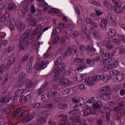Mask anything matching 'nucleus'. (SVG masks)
<instances>
[{
    "mask_svg": "<svg viewBox=\"0 0 125 125\" xmlns=\"http://www.w3.org/2000/svg\"><path fill=\"white\" fill-rule=\"evenodd\" d=\"M47 109H53L54 108V104H48L46 105Z\"/></svg>",
    "mask_w": 125,
    "mask_h": 125,
    "instance_id": "nucleus-64",
    "label": "nucleus"
},
{
    "mask_svg": "<svg viewBox=\"0 0 125 125\" xmlns=\"http://www.w3.org/2000/svg\"><path fill=\"white\" fill-rule=\"evenodd\" d=\"M37 20H36V18H32L30 21V25L32 26L33 27H36L37 26Z\"/></svg>",
    "mask_w": 125,
    "mask_h": 125,
    "instance_id": "nucleus-36",
    "label": "nucleus"
},
{
    "mask_svg": "<svg viewBox=\"0 0 125 125\" xmlns=\"http://www.w3.org/2000/svg\"><path fill=\"white\" fill-rule=\"evenodd\" d=\"M57 69L59 70V73H61L63 75V73H65L66 71V65L64 64V63H62V64H60Z\"/></svg>",
    "mask_w": 125,
    "mask_h": 125,
    "instance_id": "nucleus-21",
    "label": "nucleus"
},
{
    "mask_svg": "<svg viewBox=\"0 0 125 125\" xmlns=\"http://www.w3.org/2000/svg\"><path fill=\"white\" fill-rule=\"evenodd\" d=\"M35 30L39 33V35L38 36V40H39V39L42 36V32H41L42 30V25H39Z\"/></svg>",
    "mask_w": 125,
    "mask_h": 125,
    "instance_id": "nucleus-26",
    "label": "nucleus"
},
{
    "mask_svg": "<svg viewBox=\"0 0 125 125\" xmlns=\"http://www.w3.org/2000/svg\"><path fill=\"white\" fill-rule=\"evenodd\" d=\"M60 119L61 121L65 123V122L68 120V116H67V115H62Z\"/></svg>",
    "mask_w": 125,
    "mask_h": 125,
    "instance_id": "nucleus-59",
    "label": "nucleus"
},
{
    "mask_svg": "<svg viewBox=\"0 0 125 125\" xmlns=\"http://www.w3.org/2000/svg\"><path fill=\"white\" fill-rule=\"evenodd\" d=\"M124 105H125V103L124 102H121L119 103V106L115 107V109L117 110H122L123 107H124Z\"/></svg>",
    "mask_w": 125,
    "mask_h": 125,
    "instance_id": "nucleus-45",
    "label": "nucleus"
},
{
    "mask_svg": "<svg viewBox=\"0 0 125 125\" xmlns=\"http://www.w3.org/2000/svg\"><path fill=\"white\" fill-rule=\"evenodd\" d=\"M31 34V32L27 29L22 35L21 40L19 44V50L20 51H27L30 45V40L29 37Z\"/></svg>",
    "mask_w": 125,
    "mask_h": 125,
    "instance_id": "nucleus-1",
    "label": "nucleus"
},
{
    "mask_svg": "<svg viewBox=\"0 0 125 125\" xmlns=\"http://www.w3.org/2000/svg\"><path fill=\"white\" fill-rule=\"evenodd\" d=\"M125 79V76L123 74L119 73L114 79L115 83H121Z\"/></svg>",
    "mask_w": 125,
    "mask_h": 125,
    "instance_id": "nucleus-14",
    "label": "nucleus"
},
{
    "mask_svg": "<svg viewBox=\"0 0 125 125\" xmlns=\"http://www.w3.org/2000/svg\"><path fill=\"white\" fill-rule=\"evenodd\" d=\"M7 109H9V110H23V108L22 107H17L16 105H10Z\"/></svg>",
    "mask_w": 125,
    "mask_h": 125,
    "instance_id": "nucleus-41",
    "label": "nucleus"
},
{
    "mask_svg": "<svg viewBox=\"0 0 125 125\" xmlns=\"http://www.w3.org/2000/svg\"><path fill=\"white\" fill-rule=\"evenodd\" d=\"M101 105H102L101 102L98 101V103L93 104L92 107L93 109L96 110V109H100V108H101Z\"/></svg>",
    "mask_w": 125,
    "mask_h": 125,
    "instance_id": "nucleus-33",
    "label": "nucleus"
},
{
    "mask_svg": "<svg viewBox=\"0 0 125 125\" xmlns=\"http://www.w3.org/2000/svg\"><path fill=\"white\" fill-rule=\"evenodd\" d=\"M102 59H103V57H102V56H98L94 58L93 61H95V62H100V61H101Z\"/></svg>",
    "mask_w": 125,
    "mask_h": 125,
    "instance_id": "nucleus-50",
    "label": "nucleus"
},
{
    "mask_svg": "<svg viewBox=\"0 0 125 125\" xmlns=\"http://www.w3.org/2000/svg\"><path fill=\"white\" fill-rule=\"evenodd\" d=\"M112 2L114 3V5L115 7H113L111 10H113L116 13V14H120L121 13H123V11L124 10L123 9H125V6H123V7H122V3L121 2H117L116 0H112Z\"/></svg>",
    "mask_w": 125,
    "mask_h": 125,
    "instance_id": "nucleus-3",
    "label": "nucleus"
},
{
    "mask_svg": "<svg viewBox=\"0 0 125 125\" xmlns=\"http://www.w3.org/2000/svg\"><path fill=\"white\" fill-rule=\"evenodd\" d=\"M72 53H73V48H72V46H68L65 52L63 53L62 57V58H67L72 55Z\"/></svg>",
    "mask_w": 125,
    "mask_h": 125,
    "instance_id": "nucleus-10",
    "label": "nucleus"
},
{
    "mask_svg": "<svg viewBox=\"0 0 125 125\" xmlns=\"http://www.w3.org/2000/svg\"><path fill=\"white\" fill-rule=\"evenodd\" d=\"M17 7V6L15 3H11L8 5V7L7 8V9H8V10H12L13 9H15Z\"/></svg>",
    "mask_w": 125,
    "mask_h": 125,
    "instance_id": "nucleus-38",
    "label": "nucleus"
},
{
    "mask_svg": "<svg viewBox=\"0 0 125 125\" xmlns=\"http://www.w3.org/2000/svg\"><path fill=\"white\" fill-rule=\"evenodd\" d=\"M86 76L85 74H79L76 75V79L77 82H82V81H83L84 79H85Z\"/></svg>",
    "mask_w": 125,
    "mask_h": 125,
    "instance_id": "nucleus-24",
    "label": "nucleus"
},
{
    "mask_svg": "<svg viewBox=\"0 0 125 125\" xmlns=\"http://www.w3.org/2000/svg\"><path fill=\"white\" fill-rule=\"evenodd\" d=\"M24 91V89H19L17 90L15 92V97H19V96H21L23 93Z\"/></svg>",
    "mask_w": 125,
    "mask_h": 125,
    "instance_id": "nucleus-34",
    "label": "nucleus"
},
{
    "mask_svg": "<svg viewBox=\"0 0 125 125\" xmlns=\"http://www.w3.org/2000/svg\"><path fill=\"white\" fill-rule=\"evenodd\" d=\"M90 30L92 33H93V35L94 36V37H96V38H98L99 37V34H98L97 31L94 30L93 28H91Z\"/></svg>",
    "mask_w": 125,
    "mask_h": 125,
    "instance_id": "nucleus-47",
    "label": "nucleus"
},
{
    "mask_svg": "<svg viewBox=\"0 0 125 125\" xmlns=\"http://www.w3.org/2000/svg\"><path fill=\"white\" fill-rule=\"evenodd\" d=\"M15 23L17 26V28L19 32H23V31L25 30L26 26H25V24L22 22L20 19L17 20Z\"/></svg>",
    "mask_w": 125,
    "mask_h": 125,
    "instance_id": "nucleus-6",
    "label": "nucleus"
},
{
    "mask_svg": "<svg viewBox=\"0 0 125 125\" xmlns=\"http://www.w3.org/2000/svg\"><path fill=\"white\" fill-rule=\"evenodd\" d=\"M90 104H94L95 103V100L94 99V97L90 98L88 101H87Z\"/></svg>",
    "mask_w": 125,
    "mask_h": 125,
    "instance_id": "nucleus-63",
    "label": "nucleus"
},
{
    "mask_svg": "<svg viewBox=\"0 0 125 125\" xmlns=\"http://www.w3.org/2000/svg\"><path fill=\"white\" fill-rule=\"evenodd\" d=\"M105 20L107 21H111V22H113L114 20L112 19V15H111L109 13H107V16H106Z\"/></svg>",
    "mask_w": 125,
    "mask_h": 125,
    "instance_id": "nucleus-46",
    "label": "nucleus"
},
{
    "mask_svg": "<svg viewBox=\"0 0 125 125\" xmlns=\"http://www.w3.org/2000/svg\"><path fill=\"white\" fill-rule=\"evenodd\" d=\"M86 49L87 50V51H90L91 52H95V50H96V49H95V48H94V47L93 46H91L89 45H87L86 47Z\"/></svg>",
    "mask_w": 125,
    "mask_h": 125,
    "instance_id": "nucleus-44",
    "label": "nucleus"
},
{
    "mask_svg": "<svg viewBox=\"0 0 125 125\" xmlns=\"http://www.w3.org/2000/svg\"><path fill=\"white\" fill-rule=\"evenodd\" d=\"M26 78V73L24 72H21L19 76V82H22V81H24V79Z\"/></svg>",
    "mask_w": 125,
    "mask_h": 125,
    "instance_id": "nucleus-35",
    "label": "nucleus"
},
{
    "mask_svg": "<svg viewBox=\"0 0 125 125\" xmlns=\"http://www.w3.org/2000/svg\"><path fill=\"white\" fill-rule=\"evenodd\" d=\"M62 61V60L61 59V57H59L54 63V67L56 69H57L60 65L62 64V63H61Z\"/></svg>",
    "mask_w": 125,
    "mask_h": 125,
    "instance_id": "nucleus-30",
    "label": "nucleus"
},
{
    "mask_svg": "<svg viewBox=\"0 0 125 125\" xmlns=\"http://www.w3.org/2000/svg\"><path fill=\"white\" fill-rule=\"evenodd\" d=\"M104 4L105 7L108 8V9H111L112 10V9H113V7H114V6H113V5L111 3H109L107 1L104 2Z\"/></svg>",
    "mask_w": 125,
    "mask_h": 125,
    "instance_id": "nucleus-37",
    "label": "nucleus"
},
{
    "mask_svg": "<svg viewBox=\"0 0 125 125\" xmlns=\"http://www.w3.org/2000/svg\"><path fill=\"white\" fill-rule=\"evenodd\" d=\"M14 62H15V57L14 56H10L8 59V62L6 65L7 67L6 68L11 67V65L14 64Z\"/></svg>",
    "mask_w": 125,
    "mask_h": 125,
    "instance_id": "nucleus-13",
    "label": "nucleus"
},
{
    "mask_svg": "<svg viewBox=\"0 0 125 125\" xmlns=\"http://www.w3.org/2000/svg\"><path fill=\"white\" fill-rule=\"evenodd\" d=\"M15 27H16L15 24L12 23V22H10L9 28L11 31H14Z\"/></svg>",
    "mask_w": 125,
    "mask_h": 125,
    "instance_id": "nucleus-62",
    "label": "nucleus"
},
{
    "mask_svg": "<svg viewBox=\"0 0 125 125\" xmlns=\"http://www.w3.org/2000/svg\"><path fill=\"white\" fill-rule=\"evenodd\" d=\"M86 22L87 24H90V25H91L93 28H98V24L93 21H92V20L90 19V18H87L86 19Z\"/></svg>",
    "mask_w": 125,
    "mask_h": 125,
    "instance_id": "nucleus-18",
    "label": "nucleus"
},
{
    "mask_svg": "<svg viewBox=\"0 0 125 125\" xmlns=\"http://www.w3.org/2000/svg\"><path fill=\"white\" fill-rule=\"evenodd\" d=\"M112 62H113V63L108 66V69L110 70L115 69V68L119 66V61L118 60H116V59H114V60H112Z\"/></svg>",
    "mask_w": 125,
    "mask_h": 125,
    "instance_id": "nucleus-17",
    "label": "nucleus"
},
{
    "mask_svg": "<svg viewBox=\"0 0 125 125\" xmlns=\"http://www.w3.org/2000/svg\"><path fill=\"white\" fill-rule=\"evenodd\" d=\"M108 36L111 39H113V38L116 37V36H117V32H116V30L113 28H109L108 32Z\"/></svg>",
    "mask_w": 125,
    "mask_h": 125,
    "instance_id": "nucleus-16",
    "label": "nucleus"
},
{
    "mask_svg": "<svg viewBox=\"0 0 125 125\" xmlns=\"http://www.w3.org/2000/svg\"><path fill=\"white\" fill-rule=\"evenodd\" d=\"M28 58L29 55L28 54L23 56V57H22L21 59V64H23V63H25V62H27V61L28 60Z\"/></svg>",
    "mask_w": 125,
    "mask_h": 125,
    "instance_id": "nucleus-39",
    "label": "nucleus"
},
{
    "mask_svg": "<svg viewBox=\"0 0 125 125\" xmlns=\"http://www.w3.org/2000/svg\"><path fill=\"white\" fill-rule=\"evenodd\" d=\"M61 83L63 85H69L72 84V81L69 80L68 78H62L61 80Z\"/></svg>",
    "mask_w": 125,
    "mask_h": 125,
    "instance_id": "nucleus-19",
    "label": "nucleus"
},
{
    "mask_svg": "<svg viewBox=\"0 0 125 125\" xmlns=\"http://www.w3.org/2000/svg\"><path fill=\"white\" fill-rule=\"evenodd\" d=\"M107 24H108V21H107L105 19H101V22L100 24L101 28H102L103 29H106L107 27Z\"/></svg>",
    "mask_w": 125,
    "mask_h": 125,
    "instance_id": "nucleus-25",
    "label": "nucleus"
},
{
    "mask_svg": "<svg viewBox=\"0 0 125 125\" xmlns=\"http://www.w3.org/2000/svg\"><path fill=\"white\" fill-rule=\"evenodd\" d=\"M101 98L105 101L109 100L110 94H109V93H106L105 94H101Z\"/></svg>",
    "mask_w": 125,
    "mask_h": 125,
    "instance_id": "nucleus-32",
    "label": "nucleus"
},
{
    "mask_svg": "<svg viewBox=\"0 0 125 125\" xmlns=\"http://www.w3.org/2000/svg\"><path fill=\"white\" fill-rule=\"evenodd\" d=\"M33 94V93H31L29 94L28 95L25 96V100H26V102L27 101H30L31 99H32V95Z\"/></svg>",
    "mask_w": 125,
    "mask_h": 125,
    "instance_id": "nucleus-54",
    "label": "nucleus"
},
{
    "mask_svg": "<svg viewBox=\"0 0 125 125\" xmlns=\"http://www.w3.org/2000/svg\"><path fill=\"white\" fill-rule=\"evenodd\" d=\"M58 93V92L55 91L50 92L49 93V95L50 96V97H54L55 95H57V94Z\"/></svg>",
    "mask_w": 125,
    "mask_h": 125,
    "instance_id": "nucleus-56",
    "label": "nucleus"
},
{
    "mask_svg": "<svg viewBox=\"0 0 125 125\" xmlns=\"http://www.w3.org/2000/svg\"><path fill=\"white\" fill-rule=\"evenodd\" d=\"M86 68H87V66L86 64H84L78 66L77 69L80 71V70H84V69H86Z\"/></svg>",
    "mask_w": 125,
    "mask_h": 125,
    "instance_id": "nucleus-52",
    "label": "nucleus"
},
{
    "mask_svg": "<svg viewBox=\"0 0 125 125\" xmlns=\"http://www.w3.org/2000/svg\"><path fill=\"white\" fill-rule=\"evenodd\" d=\"M26 111H24L23 112H21L20 114V115L18 117V119H21L22 118H26Z\"/></svg>",
    "mask_w": 125,
    "mask_h": 125,
    "instance_id": "nucleus-57",
    "label": "nucleus"
},
{
    "mask_svg": "<svg viewBox=\"0 0 125 125\" xmlns=\"http://www.w3.org/2000/svg\"><path fill=\"white\" fill-rule=\"evenodd\" d=\"M120 113H117L115 114V116H117L118 118H121L122 115H125V111H124V110H121V111H120Z\"/></svg>",
    "mask_w": 125,
    "mask_h": 125,
    "instance_id": "nucleus-60",
    "label": "nucleus"
},
{
    "mask_svg": "<svg viewBox=\"0 0 125 125\" xmlns=\"http://www.w3.org/2000/svg\"><path fill=\"white\" fill-rule=\"evenodd\" d=\"M48 64H49V61H40L36 63L34 68L35 70H37V69L43 70V69H45L46 67H47Z\"/></svg>",
    "mask_w": 125,
    "mask_h": 125,
    "instance_id": "nucleus-4",
    "label": "nucleus"
},
{
    "mask_svg": "<svg viewBox=\"0 0 125 125\" xmlns=\"http://www.w3.org/2000/svg\"><path fill=\"white\" fill-rule=\"evenodd\" d=\"M103 44L104 46H105L106 49H108V50H111V49H113L114 47V45L111 43V39H109L106 38L104 41H103Z\"/></svg>",
    "mask_w": 125,
    "mask_h": 125,
    "instance_id": "nucleus-8",
    "label": "nucleus"
},
{
    "mask_svg": "<svg viewBox=\"0 0 125 125\" xmlns=\"http://www.w3.org/2000/svg\"><path fill=\"white\" fill-rule=\"evenodd\" d=\"M23 84H26L25 90L27 92L32 91L34 89V83L32 82V80L30 79H27L23 81V82L19 83L18 86L19 87H22Z\"/></svg>",
    "mask_w": 125,
    "mask_h": 125,
    "instance_id": "nucleus-2",
    "label": "nucleus"
},
{
    "mask_svg": "<svg viewBox=\"0 0 125 125\" xmlns=\"http://www.w3.org/2000/svg\"><path fill=\"white\" fill-rule=\"evenodd\" d=\"M89 2L92 4H94V5H97V6H100V5H101L100 3L97 2L94 0H90Z\"/></svg>",
    "mask_w": 125,
    "mask_h": 125,
    "instance_id": "nucleus-51",
    "label": "nucleus"
},
{
    "mask_svg": "<svg viewBox=\"0 0 125 125\" xmlns=\"http://www.w3.org/2000/svg\"><path fill=\"white\" fill-rule=\"evenodd\" d=\"M74 61L76 63H82V62H83V59L78 57L76 58Z\"/></svg>",
    "mask_w": 125,
    "mask_h": 125,
    "instance_id": "nucleus-55",
    "label": "nucleus"
},
{
    "mask_svg": "<svg viewBox=\"0 0 125 125\" xmlns=\"http://www.w3.org/2000/svg\"><path fill=\"white\" fill-rule=\"evenodd\" d=\"M9 96V92L7 90L3 91L1 94V97L0 98V102L1 103H4L6 98Z\"/></svg>",
    "mask_w": 125,
    "mask_h": 125,
    "instance_id": "nucleus-11",
    "label": "nucleus"
},
{
    "mask_svg": "<svg viewBox=\"0 0 125 125\" xmlns=\"http://www.w3.org/2000/svg\"><path fill=\"white\" fill-rule=\"evenodd\" d=\"M4 69H5V65L2 63L0 65V75L4 73Z\"/></svg>",
    "mask_w": 125,
    "mask_h": 125,
    "instance_id": "nucleus-48",
    "label": "nucleus"
},
{
    "mask_svg": "<svg viewBox=\"0 0 125 125\" xmlns=\"http://www.w3.org/2000/svg\"><path fill=\"white\" fill-rule=\"evenodd\" d=\"M79 110H71L69 112V117H74L79 114Z\"/></svg>",
    "mask_w": 125,
    "mask_h": 125,
    "instance_id": "nucleus-31",
    "label": "nucleus"
},
{
    "mask_svg": "<svg viewBox=\"0 0 125 125\" xmlns=\"http://www.w3.org/2000/svg\"><path fill=\"white\" fill-rule=\"evenodd\" d=\"M100 92L101 93V94L109 93V92H110V87H109L108 85L105 86L104 87L102 88L100 90Z\"/></svg>",
    "mask_w": 125,
    "mask_h": 125,
    "instance_id": "nucleus-23",
    "label": "nucleus"
},
{
    "mask_svg": "<svg viewBox=\"0 0 125 125\" xmlns=\"http://www.w3.org/2000/svg\"><path fill=\"white\" fill-rule=\"evenodd\" d=\"M98 115L99 114V111L98 110H83L80 112V114L83 117H86L89 116V115Z\"/></svg>",
    "mask_w": 125,
    "mask_h": 125,
    "instance_id": "nucleus-5",
    "label": "nucleus"
},
{
    "mask_svg": "<svg viewBox=\"0 0 125 125\" xmlns=\"http://www.w3.org/2000/svg\"><path fill=\"white\" fill-rule=\"evenodd\" d=\"M93 82H94V80L91 77H88L85 80V83H86L87 85H89V86H91L93 84Z\"/></svg>",
    "mask_w": 125,
    "mask_h": 125,
    "instance_id": "nucleus-22",
    "label": "nucleus"
},
{
    "mask_svg": "<svg viewBox=\"0 0 125 125\" xmlns=\"http://www.w3.org/2000/svg\"><path fill=\"white\" fill-rule=\"evenodd\" d=\"M44 90H45V89L43 87H41L37 91V93L39 95L42 94L44 92Z\"/></svg>",
    "mask_w": 125,
    "mask_h": 125,
    "instance_id": "nucleus-53",
    "label": "nucleus"
},
{
    "mask_svg": "<svg viewBox=\"0 0 125 125\" xmlns=\"http://www.w3.org/2000/svg\"><path fill=\"white\" fill-rule=\"evenodd\" d=\"M79 35H80L79 31H72L71 33L70 37L72 39H75V38H77V37H79Z\"/></svg>",
    "mask_w": 125,
    "mask_h": 125,
    "instance_id": "nucleus-40",
    "label": "nucleus"
},
{
    "mask_svg": "<svg viewBox=\"0 0 125 125\" xmlns=\"http://www.w3.org/2000/svg\"><path fill=\"white\" fill-rule=\"evenodd\" d=\"M43 106V104L42 103H37V104H32L31 105V108H32V109H41V108H42V107Z\"/></svg>",
    "mask_w": 125,
    "mask_h": 125,
    "instance_id": "nucleus-27",
    "label": "nucleus"
},
{
    "mask_svg": "<svg viewBox=\"0 0 125 125\" xmlns=\"http://www.w3.org/2000/svg\"><path fill=\"white\" fill-rule=\"evenodd\" d=\"M69 120H71L76 125H81V116L75 115L74 116H69Z\"/></svg>",
    "mask_w": 125,
    "mask_h": 125,
    "instance_id": "nucleus-7",
    "label": "nucleus"
},
{
    "mask_svg": "<svg viewBox=\"0 0 125 125\" xmlns=\"http://www.w3.org/2000/svg\"><path fill=\"white\" fill-rule=\"evenodd\" d=\"M19 101L21 104H25L26 102H27V101L25 98V96L24 95L21 96L19 99Z\"/></svg>",
    "mask_w": 125,
    "mask_h": 125,
    "instance_id": "nucleus-42",
    "label": "nucleus"
},
{
    "mask_svg": "<svg viewBox=\"0 0 125 125\" xmlns=\"http://www.w3.org/2000/svg\"><path fill=\"white\" fill-rule=\"evenodd\" d=\"M67 108H68V105H67V104H61L59 106V109H61V110L66 109H67Z\"/></svg>",
    "mask_w": 125,
    "mask_h": 125,
    "instance_id": "nucleus-49",
    "label": "nucleus"
},
{
    "mask_svg": "<svg viewBox=\"0 0 125 125\" xmlns=\"http://www.w3.org/2000/svg\"><path fill=\"white\" fill-rule=\"evenodd\" d=\"M72 101L73 103H80V106L84 104V99L83 98H79L78 100H76V98H73L72 99Z\"/></svg>",
    "mask_w": 125,
    "mask_h": 125,
    "instance_id": "nucleus-20",
    "label": "nucleus"
},
{
    "mask_svg": "<svg viewBox=\"0 0 125 125\" xmlns=\"http://www.w3.org/2000/svg\"><path fill=\"white\" fill-rule=\"evenodd\" d=\"M20 110H16L14 111L13 112V113L11 114V116L12 117H16V116H17V115H18V114H19V113H20V112L19 111Z\"/></svg>",
    "mask_w": 125,
    "mask_h": 125,
    "instance_id": "nucleus-58",
    "label": "nucleus"
},
{
    "mask_svg": "<svg viewBox=\"0 0 125 125\" xmlns=\"http://www.w3.org/2000/svg\"><path fill=\"white\" fill-rule=\"evenodd\" d=\"M66 28L67 29H68V30L71 31L72 30H74V29L76 28V26L73 23H69L67 24V25L66 26Z\"/></svg>",
    "mask_w": 125,
    "mask_h": 125,
    "instance_id": "nucleus-43",
    "label": "nucleus"
},
{
    "mask_svg": "<svg viewBox=\"0 0 125 125\" xmlns=\"http://www.w3.org/2000/svg\"><path fill=\"white\" fill-rule=\"evenodd\" d=\"M112 42L115 44H120L121 43V41L118 39H114L112 40Z\"/></svg>",
    "mask_w": 125,
    "mask_h": 125,
    "instance_id": "nucleus-61",
    "label": "nucleus"
},
{
    "mask_svg": "<svg viewBox=\"0 0 125 125\" xmlns=\"http://www.w3.org/2000/svg\"><path fill=\"white\" fill-rule=\"evenodd\" d=\"M48 117V114L46 112H43L42 114V116L40 117L39 119L37 120L39 125H42V124H45L46 123V118Z\"/></svg>",
    "mask_w": 125,
    "mask_h": 125,
    "instance_id": "nucleus-9",
    "label": "nucleus"
},
{
    "mask_svg": "<svg viewBox=\"0 0 125 125\" xmlns=\"http://www.w3.org/2000/svg\"><path fill=\"white\" fill-rule=\"evenodd\" d=\"M21 63L20 62L19 63L18 65L15 67L13 70V74H17L20 72V70L21 69Z\"/></svg>",
    "mask_w": 125,
    "mask_h": 125,
    "instance_id": "nucleus-29",
    "label": "nucleus"
},
{
    "mask_svg": "<svg viewBox=\"0 0 125 125\" xmlns=\"http://www.w3.org/2000/svg\"><path fill=\"white\" fill-rule=\"evenodd\" d=\"M113 60H115V58L102 59L101 61V65L102 66H107L110 63L113 62Z\"/></svg>",
    "mask_w": 125,
    "mask_h": 125,
    "instance_id": "nucleus-12",
    "label": "nucleus"
},
{
    "mask_svg": "<svg viewBox=\"0 0 125 125\" xmlns=\"http://www.w3.org/2000/svg\"><path fill=\"white\" fill-rule=\"evenodd\" d=\"M34 119V116L32 115H30L28 116H26L25 118H23L21 120L22 123H29L30 121H32Z\"/></svg>",
    "mask_w": 125,
    "mask_h": 125,
    "instance_id": "nucleus-28",
    "label": "nucleus"
},
{
    "mask_svg": "<svg viewBox=\"0 0 125 125\" xmlns=\"http://www.w3.org/2000/svg\"><path fill=\"white\" fill-rule=\"evenodd\" d=\"M8 20H9V14L8 13H6L4 15H0V21L2 23L8 21Z\"/></svg>",
    "mask_w": 125,
    "mask_h": 125,
    "instance_id": "nucleus-15",
    "label": "nucleus"
}]
</instances>
